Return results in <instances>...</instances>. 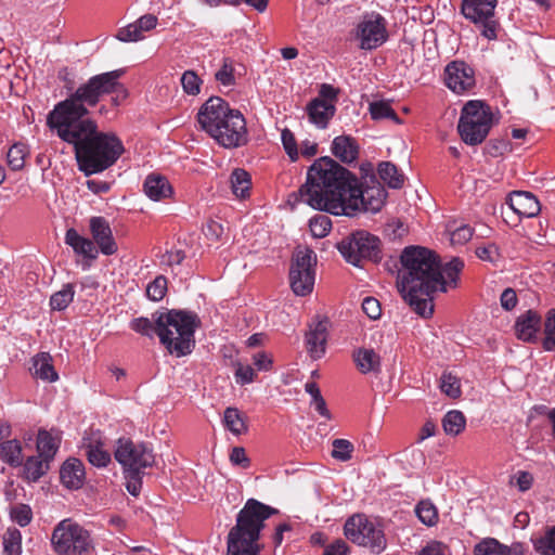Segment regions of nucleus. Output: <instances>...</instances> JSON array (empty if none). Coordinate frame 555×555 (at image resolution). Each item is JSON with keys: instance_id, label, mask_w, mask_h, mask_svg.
<instances>
[{"instance_id": "obj_2", "label": "nucleus", "mask_w": 555, "mask_h": 555, "mask_svg": "<svg viewBox=\"0 0 555 555\" xmlns=\"http://www.w3.org/2000/svg\"><path fill=\"white\" fill-rule=\"evenodd\" d=\"M400 260L399 291L405 302L423 318L434 312L433 294L455 288L464 267L459 258L442 267L434 251L420 246L405 247Z\"/></svg>"}, {"instance_id": "obj_4", "label": "nucleus", "mask_w": 555, "mask_h": 555, "mask_svg": "<svg viewBox=\"0 0 555 555\" xmlns=\"http://www.w3.org/2000/svg\"><path fill=\"white\" fill-rule=\"evenodd\" d=\"M197 121L207 134L225 149L240 147L248 141L243 114L220 96H211L201 106Z\"/></svg>"}, {"instance_id": "obj_38", "label": "nucleus", "mask_w": 555, "mask_h": 555, "mask_svg": "<svg viewBox=\"0 0 555 555\" xmlns=\"http://www.w3.org/2000/svg\"><path fill=\"white\" fill-rule=\"evenodd\" d=\"M542 347L555 352V308L547 311L543 323Z\"/></svg>"}, {"instance_id": "obj_58", "label": "nucleus", "mask_w": 555, "mask_h": 555, "mask_svg": "<svg viewBox=\"0 0 555 555\" xmlns=\"http://www.w3.org/2000/svg\"><path fill=\"white\" fill-rule=\"evenodd\" d=\"M230 462L233 466L247 469L250 466V460L243 447H234L230 453Z\"/></svg>"}, {"instance_id": "obj_46", "label": "nucleus", "mask_w": 555, "mask_h": 555, "mask_svg": "<svg viewBox=\"0 0 555 555\" xmlns=\"http://www.w3.org/2000/svg\"><path fill=\"white\" fill-rule=\"evenodd\" d=\"M181 86L189 95H197L201 92L202 79L194 70H185L181 76Z\"/></svg>"}, {"instance_id": "obj_35", "label": "nucleus", "mask_w": 555, "mask_h": 555, "mask_svg": "<svg viewBox=\"0 0 555 555\" xmlns=\"http://www.w3.org/2000/svg\"><path fill=\"white\" fill-rule=\"evenodd\" d=\"M231 189L236 197L245 198L251 186L250 176L244 169H235L230 178Z\"/></svg>"}, {"instance_id": "obj_25", "label": "nucleus", "mask_w": 555, "mask_h": 555, "mask_svg": "<svg viewBox=\"0 0 555 555\" xmlns=\"http://www.w3.org/2000/svg\"><path fill=\"white\" fill-rule=\"evenodd\" d=\"M65 244L70 246L74 253L83 257L88 261H93L98 258L99 249L92 240L80 235L74 228H70L65 233Z\"/></svg>"}, {"instance_id": "obj_51", "label": "nucleus", "mask_w": 555, "mask_h": 555, "mask_svg": "<svg viewBox=\"0 0 555 555\" xmlns=\"http://www.w3.org/2000/svg\"><path fill=\"white\" fill-rule=\"evenodd\" d=\"M116 38L121 42H137L144 38L135 22L118 29Z\"/></svg>"}, {"instance_id": "obj_16", "label": "nucleus", "mask_w": 555, "mask_h": 555, "mask_svg": "<svg viewBox=\"0 0 555 555\" xmlns=\"http://www.w3.org/2000/svg\"><path fill=\"white\" fill-rule=\"evenodd\" d=\"M446 86L456 94L469 92L476 85L474 69L463 61H453L444 69Z\"/></svg>"}, {"instance_id": "obj_60", "label": "nucleus", "mask_w": 555, "mask_h": 555, "mask_svg": "<svg viewBox=\"0 0 555 555\" xmlns=\"http://www.w3.org/2000/svg\"><path fill=\"white\" fill-rule=\"evenodd\" d=\"M447 552L448 548L442 542L431 540L417 552V555H447Z\"/></svg>"}, {"instance_id": "obj_44", "label": "nucleus", "mask_w": 555, "mask_h": 555, "mask_svg": "<svg viewBox=\"0 0 555 555\" xmlns=\"http://www.w3.org/2000/svg\"><path fill=\"white\" fill-rule=\"evenodd\" d=\"M440 389L450 398H459L461 396L460 379L452 373L444 372L440 378Z\"/></svg>"}, {"instance_id": "obj_59", "label": "nucleus", "mask_w": 555, "mask_h": 555, "mask_svg": "<svg viewBox=\"0 0 555 555\" xmlns=\"http://www.w3.org/2000/svg\"><path fill=\"white\" fill-rule=\"evenodd\" d=\"M362 310L371 320H377L382 314L380 304L373 297H365L363 299Z\"/></svg>"}, {"instance_id": "obj_18", "label": "nucleus", "mask_w": 555, "mask_h": 555, "mask_svg": "<svg viewBox=\"0 0 555 555\" xmlns=\"http://www.w3.org/2000/svg\"><path fill=\"white\" fill-rule=\"evenodd\" d=\"M327 325L328 321L326 319L312 322L306 333V348L313 360L321 359L325 354Z\"/></svg>"}, {"instance_id": "obj_20", "label": "nucleus", "mask_w": 555, "mask_h": 555, "mask_svg": "<svg viewBox=\"0 0 555 555\" xmlns=\"http://www.w3.org/2000/svg\"><path fill=\"white\" fill-rule=\"evenodd\" d=\"M144 194L153 202H162L173 196V186L163 175L152 172L143 182Z\"/></svg>"}, {"instance_id": "obj_62", "label": "nucleus", "mask_w": 555, "mask_h": 555, "mask_svg": "<svg viewBox=\"0 0 555 555\" xmlns=\"http://www.w3.org/2000/svg\"><path fill=\"white\" fill-rule=\"evenodd\" d=\"M348 553L349 546L347 543L338 539L325 547L323 555H348Z\"/></svg>"}, {"instance_id": "obj_6", "label": "nucleus", "mask_w": 555, "mask_h": 555, "mask_svg": "<svg viewBox=\"0 0 555 555\" xmlns=\"http://www.w3.org/2000/svg\"><path fill=\"white\" fill-rule=\"evenodd\" d=\"M276 511L255 499H249L236 517V525L230 530L227 555H260L258 543L263 521Z\"/></svg>"}, {"instance_id": "obj_43", "label": "nucleus", "mask_w": 555, "mask_h": 555, "mask_svg": "<svg viewBox=\"0 0 555 555\" xmlns=\"http://www.w3.org/2000/svg\"><path fill=\"white\" fill-rule=\"evenodd\" d=\"M370 114L373 119H385L389 118L392 119L396 122H400L397 114L391 108L390 104L385 101H377L370 104Z\"/></svg>"}, {"instance_id": "obj_26", "label": "nucleus", "mask_w": 555, "mask_h": 555, "mask_svg": "<svg viewBox=\"0 0 555 555\" xmlns=\"http://www.w3.org/2000/svg\"><path fill=\"white\" fill-rule=\"evenodd\" d=\"M85 466L78 459H68L60 470L62 483L68 489H79L85 481Z\"/></svg>"}, {"instance_id": "obj_54", "label": "nucleus", "mask_w": 555, "mask_h": 555, "mask_svg": "<svg viewBox=\"0 0 555 555\" xmlns=\"http://www.w3.org/2000/svg\"><path fill=\"white\" fill-rule=\"evenodd\" d=\"M534 478L531 473L526 470H518L509 480V483L516 487L520 492L528 491L533 485Z\"/></svg>"}, {"instance_id": "obj_63", "label": "nucleus", "mask_w": 555, "mask_h": 555, "mask_svg": "<svg viewBox=\"0 0 555 555\" xmlns=\"http://www.w3.org/2000/svg\"><path fill=\"white\" fill-rule=\"evenodd\" d=\"M501 306L505 310H512L517 305V295L513 288H506L503 291L500 297Z\"/></svg>"}, {"instance_id": "obj_17", "label": "nucleus", "mask_w": 555, "mask_h": 555, "mask_svg": "<svg viewBox=\"0 0 555 555\" xmlns=\"http://www.w3.org/2000/svg\"><path fill=\"white\" fill-rule=\"evenodd\" d=\"M89 230L92 235L93 243L100 253L105 256H112L117 253V243L113 236L109 222L104 217H91L89 220Z\"/></svg>"}, {"instance_id": "obj_36", "label": "nucleus", "mask_w": 555, "mask_h": 555, "mask_svg": "<svg viewBox=\"0 0 555 555\" xmlns=\"http://www.w3.org/2000/svg\"><path fill=\"white\" fill-rule=\"evenodd\" d=\"M378 176L389 188L399 189L403 185V175H401L397 167L389 163L383 162L378 165Z\"/></svg>"}, {"instance_id": "obj_11", "label": "nucleus", "mask_w": 555, "mask_h": 555, "mask_svg": "<svg viewBox=\"0 0 555 555\" xmlns=\"http://www.w3.org/2000/svg\"><path fill=\"white\" fill-rule=\"evenodd\" d=\"M337 248L344 259L356 267H360L362 260L376 262L380 259V241L366 231H357L345 237Z\"/></svg>"}, {"instance_id": "obj_19", "label": "nucleus", "mask_w": 555, "mask_h": 555, "mask_svg": "<svg viewBox=\"0 0 555 555\" xmlns=\"http://www.w3.org/2000/svg\"><path fill=\"white\" fill-rule=\"evenodd\" d=\"M473 553L474 555H525V548L520 542L505 545L495 538L488 537L475 544Z\"/></svg>"}, {"instance_id": "obj_64", "label": "nucleus", "mask_w": 555, "mask_h": 555, "mask_svg": "<svg viewBox=\"0 0 555 555\" xmlns=\"http://www.w3.org/2000/svg\"><path fill=\"white\" fill-rule=\"evenodd\" d=\"M476 255L481 260L494 261L499 257V248L496 245L490 244L488 246L477 248Z\"/></svg>"}, {"instance_id": "obj_28", "label": "nucleus", "mask_w": 555, "mask_h": 555, "mask_svg": "<svg viewBox=\"0 0 555 555\" xmlns=\"http://www.w3.org/2000/svg\"><path fill=\"white\" fill-rule=\"evenodd\" d=\"M332 153L343 163H353L358 158L359 146L349 135L336 137L332 142Z\"/></svg>"}, {"instance_id": "obj_12", "label": "nucleus", "mask_w": 555, "mask_h": 555, "mask_svg": "<svg viewBox=\"0 0 555 555\" xmlns=\"http://www.w3.org/2000/svg\"><path fill=\"white\" fill-rule=\"evenodd\" d=\"M317 257L312 249L305 248L295 253L291 269L289 284L297 296L309 295L314 287Z\"/></svg>"}, {"instance_id": "obj_3", "label": "nucleus", "mask_w": 555, "mask_h": 555, "mask_svg": "<svg viewBox=\"0 0 555 555\" xmlns=\"http://www.w3.org/2000/svg\"><path fill=\"white\" fill-rule=\"evenodd\" d=\"M57 137L74 146L78 168L86 176L113 166L124 153L121 141L111 132H99L93 120L47 121Z\"/></svg>"}, {"instance_id": "obj_27", "label": "nucleus", "mask_w": 555, "mask_h": 555, "mask_svg": "<svg viewBox=\"0 0 555 555\" xmlns=\"http://www.w3.org/2000/svg\"><path fill=\"white\" fill-rule=\"evenodd\" d=\"M333 103L324 99H314L307 107L309 120L318 128L324 129L335 114Z\"/></svg>"}, {"instance_id": "obj_13", "label": "nucleus", "mask_w": 555, "mask_h": 555, "mask_svg": "<svg viewBox=\"0 0 555 555\" xmlns=\"http://www.w3.org/2000/svg\"><path fill=\"white\" fill-rule=\"evenodd\" d=\"M498 0H463L461 13L470 23L481 27V36L488 40L498 37L499 23L494 18Z\"/></svg>"}, {"instance_id": "obj_53", "label": "nucleus", "mask_w": 555, "mask_h": 555, "mask_svg": "<svg viewBox=\"0 0 555 555\" xmlns=\"http://www.w3.org/2000/svg\"><path fill=\"white\" fill-rule=\"evenodd\" d=\"M283 147L292 162L299 158V151L294 133L289 129H284L281 133Z\"/></svg>"}, {"instance_id": "obj_10", "label": "nucleus", "mask_w": 555, "mask_h": 555, "mask_svg": "<svg viewBox=\"0 0 555 555\" xmlns=\"http://www.w3.org/2000/svg\"><path fill=\"white\" fill-rule=\"evenodd\" d=\"M50 542L56 555H87L92 548L89 531L70 518L56 524Z\"/></svg>"}, {"instance_id": "obj_56", "label": "nucleus", "mask_w": 555, "mask_h": 555, "mask_svg": "<svg viewBox=\"0 0 555 555\" xmlns=\"http://www.w3.org/2000/svg\"><path fill=\"white\" fill-rule=\"evenodd\" d=\"M126 489L133 495H139L142 487L141 470H125Z\"/></svg>"}, {"instance_id": "obj_9", "label": "nucleus", "mask_w": 555, "mask_h": 555, "mask_svg": "<svg viewBox=\"0 0 555 555\" xmlns=\"http://www.w3.org/2000/svg\"><path fill=\"white\" fill-rule=\"evenodd\" d=\"M492 121L490 106L482 101L472 100L462 109L457 129L466 144L477 145L488 135Z\"/></svg>"}, {"instance_id": "obj_24", "label": "nucleus", "mask_w": 555, "mask_h": 555, "mask_svg": "<svg viewBox=\"0 0 555 555\" xmlns=\"http://www.w3.org/2000/svg\"><path fill=\"white\" fill-rule=\"evenodd\" d=\"M541 324V317L538 312L528 310L516 320V336L524 341H535Z\"/></svg>"}, {"instance_id": "obj_23", "label": "nucleus", "mask_w": 555, "mask_h": 555, "mask_svg": "<svg viewBox=\"0 0 555 555\" xmlns=\"http://www.w3.org/2000/svg\"><path fill=\"white\" fill-rule=\"evenodd\" d=\"M61 441V431L56 429H39L36 441L38 455L51 463L60 449Z\"/></svg>"}, {"instance_id": "obj_1", "label": "nucleus", "mask_w": 555, "mask_h": 555, "mask_svg": "<svg viewBox=\"0 0 555 555\" xmlns=\"http://www.w3.org/2000/svg\"><path fill=\"white\" fill-rule=\"evenodd\" d=\"M299 201L335 216L358 211L377 212L386 198L380 186L362 190L356 176L331 157H321L309 167L307 180L298 190Z\"/></svg>"}, {"instance_id": "obj_37", "label": "nucleus", "mask_w": 555, "mask_h": 555, "mask_svg": "<svg viewBox=\"0 0 555 555\" xmlns=\"http://www.w3.org/2000/svg\"><path fill=\"white\" fill-rule=\"evenodd\" d=\"M415 514L418 520L427 527H433L438 522V509L430 500L420 501L415 506Z\"/></svg>"}, {"instance_id": "obj_42", "label": "nucleus", "mask_w": 555, "mask_h": 555, "mask_svg": "<svg viewBox=\"0 0 555 555\" xmlns=\"http://www.w3.org/2000/svg\"><path fill=\"white\" fill-rule=\"evenodd\" d=\"M332 446L333 450L331 455L333 456V459L340 462H347L351 460L354 447L349 440L335 439L333 440Z\"/></svg>"}, {"instance_id": "obj_52", "label": "nucleus", "mask_w": 555, "mask_h": 555, "mask_svg": "<svg viewBox=\"0 0 555 555\" xmlns=\"http://www.w3.org/2000/svg\"><path fill=\"white\" fill-rule=\"evenodd\" d=\"M235 372L234 377L235 382L238 385H247L251 384L256 377V371L249 364H243L241 362L234 363Z\"/></svg>"}, {"instance_id": "obj_32", "label": "nucleus", "mask_w": 555, "mask_h": 555, "mask_svg": "<svg viewBox=\"0 0 555 555\" xmlns=\"http://www.w3.org/2000/svg\"><path fill=\"white\" fill-rule=\"evenodd\" d=\"M50 468V462L40 455H33L24 463V476L29 481L39 480Z\"/></svg>"}, {"instance_id": "obj_22", "label": "nucleus", "mask_w": 555, "mask_h": 555, "mask_svg": "<svg viewBox=\"0 0 555 555\" xmlns=\"http://www.w3.org/2000/svg\"><path fill=\"white\" fill-rule=\"evenodd\" d=\"M508 206L519 217L532 218L540 211V204L537 197L525 191H515L509 194Z\"/></svg>"}, {"instance_id": "obj_15", "label": "nucleus", "mask_w": 555, "mask_h": 555, "mask_svg": "<svg viewBox=\"0 0 555 555\" xmlns=\"http://www.w3.org/2000/svg\"><path fill=\"white\" fill-rule=\"evenodd\" d=\"M356 38L360 40L362 50L380 47L388 38L385 18L377 13L363 16L357 26Z\"/></svg>"}, {"instance_id": "obj_41", "label": "nucleus", "mask_w": 555, "mask_h": 555, "mask_svg": "<svg viewBox=\"0 0 555 555\" xmlns=\"http://www.w3.org/2000/svg\"><path fill=\"white\" fill-rule=\"evenodd\" d=\"M533 547L541 555H555V525L544 535L533 540Z\"/></svg>"}, {"instance_id": "obj_40", "label": "nucleus", "mask_w": 555, "mask_h": 555, "mask_svg": "<svg viewBox=\"0 0 555 555\" xmlns=\"http://www.w3.org/2000/svg\"><path fill=\"white\" fill-rule=\"evenodd\" d=\"M447 231L452 245H464L473 236V229L467 224L456 225L455 222L449 223Z\"/></svg>"}, {"instance_id": "obj_8", "label": "nucleus", "mask_w": 555, "mask_h": 555, "mask_svg": "<svg viewBox=\"0 0 555 555\" xmlns=\"http://www.w3.org/2000/svg\"><path fill=\"white\" fill-rule=\"evenodd\" d=\"M344 534L353 544L380 554L387 547V538L383 524L373 517L358 513L348 517L344 525Z\"/></svg>"}, {"instance_id": "obj_50", "label": "nucleus", "mask_w": 555, "mask_h": 555, "mask_svg": "<svg viewBox=\"0 0 555 555\" xmlns=\"http://www.w3.org/2000/svg\"><path fill=\"white\" fill-rule=\"evenodd\" d=\"M26 149L23 144H14L8 151V164L13 170H21L25 165Z\"/></svg>"}, {"instance_id": "obj_14", "label": "nucleus", "mask_w": 555, "mask_h": 555, "mask_svg": "<svg viewBox=\"0 0 555 555\" xmlns=\"http://www.w3.org/2000/svg\"><path fill=\"white\" fill-rule=\"evenodd\" d=\"M115 459L125 470H142L154 464V454L144 443L120 438L115 449Z\"/></svg>"}, {"instance_id": "obj_49", "label": "nucleus", "mask_w": 555, "mask_h": 555, "mask_svg": "<svg viewBox=\"0 0 555 555\" xmlns=\"http://www.w3.org/2000/svg\"><path fill=\"white\" fill-rule=\"evenodd\" d=\"M22 534L17 529H8L3 537L4 551L9 555L21 553Z\"/></svg>"}, {"instance_id": "obj_7", "label": "nucleus", "mask_w": 555, "mask_h": 555, "mask_svg": "<svg viewBox=\"0 0 555 555\" xmlns=\"http://www.w3.org/2000/svg\"><path fill=\"white\" fill-rule=\"evenodd\" d=\"M156 335L169 353L183 357L195 347L194 333L198 320L195 313L183 310L155 312Z\"/></svg>"}, {"instance_id": "obj_29", "label": "nucleus", "mask_w": 555, "mask_h": 555, "mask_svg": "<svg viewBox=\"0 0 555 555\" xmlns=\"http://www.w3.org/2000/svg\"><path fill=\"white\" fill-rule=\"evenodd\" d=\"M33 366L30 367L31 374L36 378L44 382L53 383L57 380L59 375L53 367L52 357L48 352H40L31 359Z\"/></svg>"}, {"instance_id": "obj_39", "label": "nucleus", "mask_w": 555, "mask_h": 555, "mask_svg": "<svg viewBox=\"0 0 555 555\" xmlns=\"http://www.w3.org/2000/svg\"><path fill=\"white\" fill-rule=\"evenodd\" d=\"M75 289L73 284H66L63 288L54 293L50 298V306L52 310L63 311L73 301Z\"/></svg>"}, {"instance_id": "obj_5", "label": "nucleus", "mask_w": 555, "mask_h": 555, "mask_svg": "<svg viewBox=\"0 0 555 555\" xmlns=\"http://www.w3.org/2000/svg\"><path fill=\"white\" fill-rule=\"evenodd\" d=\"M122 73L121 69H116L92 76L67 99L59 102L49 113L47 121L91 120L87 117L89 107L95 106L101 96L121 88L119 78Z\"/></svg>"}, {"instance_id": "obj_47", "label": "nucleus", "mask_w": 555, "mask_h": 555, "mask_svg": "<svg viewBox=\"0 0 555 555\" xmlns=\"http://www.w3.org/2000/svg\"><path fill=\"white\" fill-rule=\"evenodd\" d=\"M167 293V279L164 275L156 276L146 286V296L153 301H159Z\"/></svg>"}, {"instance_id": "obj_31", "label": "nucleus", "mask_w": 555, "mask_h": 555, "mask_svg": "<svg viewBox=\"0 0 555 555\" xmlns=\"http://www.w3.org/2000/svg\"><path fill=\"white\" fill-rule=\"evenodd\" d=\"M0 457L7 464L18 467L23 464V448L18 440L12 439L0 443Z\"/></svg>"}, {"instance_id": "obj_45", "label": "nucleus", "mask_w": 555, "mask_h": 555, "mask_svg": "<svg viewBox=\"0 0 555 555\" xmlns=\"http://www.w3.org/2000/svg\"><path fill=\"white\" fill-rule=\"evenodd\" d=\"M309 228L313 237L322 238L330 233L332 221L325 215H318L310 219Z\"/></svg>"}, {"instance_id": "obj_30", "label": "nucleus", "mask_w": 555, "mask_h": 555, "mask_svg": "<svg viewBox=\"0 0 555 555\" xmlns=\"http://www.w3.org/2000/svg\"><path fill=\"white\" fill-rule=\"evenodd\" d=\"M353 360L362 374L377 373L380 370V357L373 349H357Z\"/></svg>"}, {"instance_id": "obj_48", "label": "nucleus", "mask_w": 555, "mask_h": 555, "mask_svg": "<svg viewBox=\"0 0 555 555\" xmlns=\"http://www.w3.org/2000/svg\"><path fill=\"white\" fill-rule=\"evenodd\" d=\"M130 328L143 336L152 338L156 334V322L154 314L152 315V320L143 317L133 319L130 322Z\"/></svg>"}, {"instance_id": "obj_57", "label": "nucleus", "mask_w": 555, "mask_h": 555, "mask_svg": "<svg viewBox=\"0 0 555 555\" xmlns=\"http://www.w3.org/2000/svg\"><path fill=\"white\" fill-rule=\"evenodd\" d=\"M233 65L232 62L225 59L221 68L215 74V78L223 86H231L234 83V74H233Z\"/></svg>"}, {"instance_id": "obj_33", "label": "nucleus", "mask_w": 555, "mask_h": 555, "mask_svg": "<svg viewBox=\"0 0 555 555\" xmlns=\"http://www.w3.org/2000/svg\"><path fill=\"white\" fill-rule=\"evenodd\" d=\"M466 426V417L459 410H451L442 418V427L447 435L457 436Z\"/></svg>"}, {"instance_id": "obj_61", "label": "nucleus", "mask_w": 555, "mask_h": 555, "mask_svg": "<svg viewBox=\"0 0 555 555\" xmlns=\"http://www.w3.org/2000/svg\"><path fill=\"white\" fill-rule=\"evenodd\" d=\"M185 258V254L181 249H170L167 250L163 256L160 262L165 266H178Z\"/></svg>"}, {"instance_id": "obj_55", "label": "nucleus", "mask_w": 555, "mask_h": 555, "mask_svg": "<svg viewBox=\"0 0 555 555\" xmlns=\"http://www.w3.org/2000/svg\"><path fill=\"white\" fill-rule=\"evenodd\" d=\"M11 518L21 527L27 526L33 518L31 508L28 505H17L11 511Z\"/></svg>"}, {"instance_id": "obj_34", "label": "nucleus", "mask_w": 555, "mask_h": 555, "mask_svg": "<svg viewBox=\"0 0 555 555\" xmlns=\"http://www.w3.org/2000/svg\"><path fill=\"white\" fill-rule=\"evenodd\" d=\"M223 424L234 436H241L247 431L245 418L236 408L225 409Z\"/></svg>"}, {"instance_id": "obj_21", "label": "nucleus", "mask_w": 555, "mask_h": 555, "mask_svg": "<svg viewBox=\"0 0 555 555\" xmlns=\"http://www.w3.org/2000/svg\"><path fill=\"white\" fill-rule=\"evenodd\" d=\"M83 449L90 464L105 467L111 463V453L105 448L100 433H92L83 438Z\"/></svg>"}]
</instances>
